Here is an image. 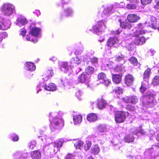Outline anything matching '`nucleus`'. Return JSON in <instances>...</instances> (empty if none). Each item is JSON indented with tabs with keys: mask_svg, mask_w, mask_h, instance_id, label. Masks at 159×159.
I'll return each mask as SVG.
<instances>
[{
	"mask_svg": "<svg viewBox=\"0 0 159 159\" xmlns=\"http://www.w3.org/2000/svg\"><path fill=\"white\" fill-rule=\"evenodd\" d=\"M57 113L54 112L50 114L49 120L50 121L51 129L54 131V129L58 128V127H61L64 125V121L61 118H57Z\"/></svg>",
	"mask_w": 159,
	"mask_h": 159,
	"instance_id": "nucleus-1",
	"label": "nucleus"
},
{
	"mask_svg": "<svg viewBox=\"0 0 159 159\" xmlns=\"http://www.w3.org/2000/svg\"><path fill=\"white\" fill-rule=\"evenodd\" d=\"M0 10L4 15L9 16L15 12V6L10 3H4L1 7Z\"/></svg>",
	"mask_w": 159,
	"mask_h": 159,
	"instance_id": "nucleus-2",
	"label": "nucleus"
},
{
	"mask_svg": "<svg viewBox=\"0 0 159 159\" xmlns=\"http://www.w3.org/2000/svg\"><path fill=\"white\" fill-rule=\"evenodd\" d=\"M142 100L143 106L147 107H150L154 106V98L151 95L143 96L140 98Z\"/></svg>",
	"mask_w": 159,
	"mask_h": 159,
	"instance_id": "nucleus-3",
	"label": "nucleus"
},
{
	"mask_svg": "<svg viewBox=\"0 0 159 159\" xmlns=\"http://www.w3.org/2000/svg\"><path fill=\"white\" fill-rule=\"evenodd\" d=\"M128 113L122 111H117L115 114V120L117 123L123 122L125 120Z\"/></svg>",
	"mask_w": 159,
	"mask_h": 159,
	"instance_id": "nucleus-4",
	"label": "nucleus"
},
{
	"mask_svg": "<svg viewBox=\"0 0 159 159\" xmlns=\"http://www.w3.org/2000/svg\"><path fill=\"white\" fill-rule=\"evenodd\" d=\"M115 60L118 62H121L122 65L120 66H118L116 68V70L117 71H121L125 69V67L122 64L125 62L127 60L126 57L124 56L123 55H121L120 56L116 57H115Z\"/></svg>",
	"mask_w": 159,
	"mask_h": 159,
	"instance_id": "nucleus-5",
	"label": "nucleus"
},
{
	"mask_svg": "<svg viewBox=\"0 0 159 159\" xmlns=\"http://www.w3.org/2000/svg\"><path fill=\"white\" fill-rule=\"evenodd\" d=\"M60 69L65 73L68 74H71L73 71L70 67L71 66L68 65L67 62H61L59 63Z\"/></svg>",
	"mask_w": 159,
	"mask_h": 159,
	"instance_id": "nucleus-6",
	"label": "nucleus"
},
{
	"mask_svg": "<svg viewBox=\"0 0 159 159\" xmlns=\"http://www.w3.org/2000/svg\"><path fill=\"white\" fill-rule=\"evenodd\" d=\"M93 28L96 33L101 32L105 28L104 21L98 22L95 26H93Z\"/></svg>",
	"mask_w": 159,
	"mask_h": 159,
	"instance_id": "nucleus-7",
	"label": "nucleus"
},
{
	"mask_svg": "<svg viewBox=\"0 0 159 159\" xmlns=\"http://www.w3.org/2000/svg\"><path fill=\"white\" fill-rule=\"evenodd\" d=\"M11 22L9 20H6L0 18V29L5 30L10 27Z\"/></svg>",
	"mask_w": 159,
	"mask_h": 159,
	"instance_id": "nucleus-8",
	"label": "nucleus"
},
{
	"mask_svg": "<svg viewBox=\"0 0 159 159\" xmlns=\"http://www.w3.org/2000/svg\"><path fill=\"white\" fill-rule=\"evenodd\" d=\"M138 29L134 32V35L135 36H138L140 35H143L146 33L147 31L143 29L144 27V25L140 23L138 25Z\"/></svg>",
	"mask_w": 159,
	"mask_h": 159,
	"instance_id": "nucleus-9",
	"label": "nucleus"
},
{
	"mask_svg": "<svg viewBox=\"0 0 159 159\" xmlns=\"http://www.w3.org/2000/svg\"><path fill=\"white\" fill-rule=\"evenodd\" d=\"M53 74V72L52 68L48 67L47 68L46 71L44 74L43 75V79L44 81H46L49 80Z\"/></svg>",
	"mask_w": 159,
	"mask_h": 159,
	"instance_id": "nucleus-10",
	"label": "nucleus"
},
{
	"mask_svg": "<svg viewBox=\"0 0 159 159\" xmlns=\"http://www.w3.org/2000/svg\"><path fill=\"white\" fill-rule=\"evenodd\" d=\"M123 100L126 102H130L133 104H135L138 101V98L135 96L126 97Z\"/></svg>",
	"mask_w": 159,
	"mask_h": 159,
	"instance_id": "nucleus-11",
	"label": "nucleus"
},
{
	"mask_svg": "<svg viewBox=\"0 0 159 159\" xmlns=\"http://www.w3.org/2000/svg\"><path fill=\"white\" fill-rule=\"evenodd\" d=\"M113 8V6L112 5H110L105 8L102 14V16L105 17L106 16L110 15Z\"/></svg>",
	"mask_w": 159,
	"mask_h": 159,
	"instance_id": "nucleus-12",
	"label": "nucleus"
},
{
	"mask_svg": "<svg viewBox=\"0 0 159 159\" xmlns=\"http://www.w3.org/2000/svg\"><path fill=\"white\" fill-rule=\"evenodd\" d=\"M45 89L49 91H54L57 89V86L55 84L53 83H50L48 85L44 83L42 86Z\"/></svg>",
	"mask_w": 159,
	"mask_h": 159,
	"instance_id": "nucleus-13",
	"label": "nucleus"
},
{
	"mask_svg": "<svg viewBox=\"0 0 159 159\" xmlns=\"http://www.w3.org/2000/svg\"><path fill=\"white\" fill-rule=\"evenodd\" d=\"M40 29L35 27H30V34L35 37L39 36L40 34Z\"/></svg>",
	"mask_w": 159,
	"mask_h": 159,
	"instance_id": "nucleus-14",
	"label": "nucleus"
},
{
	"mask_svg": "<svg viewBox=\"0 0 159 159\" xmlns=\"http://www.w3.org/2000/svg\"><path fill=\"white\" fill-rule=\"evenodd\" d=\"M135 39L134 41V43L137 45H142L145 43V39L143 37H140L139 36H135Z\"/></svg>",
	"mask_w": 159,
	"mask_h": 159,
	"instance_id": "nucleus-15",
	"label": "nucleus"
},
{
	"mask_svg": "<svg viewBox=\"0 0 159 159\" xmlns=\"http://www.w3.org/2000/svg\"><path fill=\"white\" fill-rule=\"evenodd\" d=\"M127 18L129 22H134L139 20V17L135 14H130L128 16Z\"/></svg>",
	"mask_w": 159,
	"mask_h": 159,
	"instance_id": "nucleus-16",
	"label": "nucleus"
},
{
	"mask_svg": "<svg viewBox=\"0 0 159 159\" xmlns=\"http://www.w3.org/2000/svg\"><path fill=\"white\" fill-rule=\"evenodd\" d=\"M25 65V69L26 70L32 71L36 69L35 66L32 62H27Z\"/></svg>",
	"mask_w": 159,
	"mask_h": 159,
	"instance_id": "nucleus-17",
	"label": "nucleus"
},
{
	"mask_svg": "<svg viewBox=\"0 0 159 159\" xmlns=\"http://www.w3.org/2000/svg\"><path fill=\"white\" fill-rule=\"evenodd\" d=\"M118 41L119 40L116 37H111L107 41V45L109 47H111L115 44L118 43Z\"/></svg>",
	"mask_w": 159,
	"mask_h": 159,
	"instance_id": "nucleus-18",
	"label": "nucleus"
},
{
	"mask_svg": "<svg viewBox=\"0 0 159 159\" xmlns=\"http://www.w3.org/2000/svg\"><path fill=\"white\" fill-rule=\"evenodd\" d=\"M82 61V60L80 57L77 56L75 57H72L70 60V63L71 64H76L78 65L80 64Z\"/></svg>",
	"mask_w": 159,
	"mask_h": 159,
	"instance_id": "nucleus-19",
	"label": "nucleus"
},
{
	"mask_svg": "<svg viewBox=\"0 0 159 159\" xmlns=\"http://www.w3.org/2000/svg\"><path fill=\"white\" fill-rule=\"evenodd\" d=\"M16 24L20 27L22 25H24L27 23V20L24 18H18L16 21Z\"/></svg>",
	"mask_w": 159,
	"mask_h": 159,
	"instance_id": "nucleus-20",
	"label": "nucleus"
},
{
	"mask_svg": "<svg viewBox=\"0 0 159 159\" xmlns=\"http://www.w3.org/2000/svg\"><path fill=\"white\" fill-rule=\"evenodd\" d=\"M87 119L90 122H93L96 120L98 118L97 115L95 113H90L87 116Z\"/></svg>",
	"mask_w": 159,
	"mask_h": 159,
	"instance_id": "nucleus-21",
	"label": "nucleus"
},
{
	"mask_svg": "<svg viewBox=\"0 0 159 159\" xmlns=\"http://www.w3.org/2000/svg\"><path fill=\"white\" fill-rule=\"evenodd\" d=\"M125 83L127 85L129 86L130 85L133 81V78L131 75H128L126 76L125 80Z\"/></svg>",
	"mask_w": 159,
	"mask_h": 159,
	"instance_id": "nucleus-22",
	"label": "nucleus"
},
{
	"mask_svg": "<svg viewBox=\"0 0 159 159\" xmlns=\"http://www.w3.org/2000/svg\"><path fill=\"white\" fill-rule=\"evenodd\" d=\"M119 21L120 22V25L121 28L126 29H130L131 28V25L130 23L124 22L122 23L120 19L119 20Z\"/></svg>",
	"mask_w": 159,
	"mask_h": 159,
	"instance_id": "nucleus-23",
	"label": "nucleus"
},
{
	"mask_svg": "<svg viewBox=\"0 0 159 159\" xmlns=\"http://www.w3.org/2000/svg\"><path fill=\"white\" fill-rule=\"evenodd\" d=\"M106 104V103L104 99L102 98L98 99L97 105L99 109H102L104 108Z\"/></svg>",
	"mask_w": 159,
	"mask_h": 159,
	"instance_id": "nucleus-24",
	"label": "nucleus"
},
{
	"mask_svg": "<svg viewBox=\"0 0 159 159\" xmlns=\"http://www.w3.org/2000/svg\"><path fill=\"white\" fill-rule=\"evenodd\" d=\"M31 154L33 159H40L41 157V153L38 150L33 151Z\"/></svg>",
	"mask_w": 159,
	"mask_h": 159,
	"instance_id": "nucleus-25",
	"label": "nucleus"
},
{
	"mask_svg": "<svg viewBox=\"0 0 159 159\" xmlns=\"http://www.w3.org/2000/svg\"><path fill=\"white\" fill-rule=\"evenodd\" d=\"M62 142L61 141H59L53 143V146L54 148V151L55 153L57 151L60 150V148L62 146Z\"/></svg>",
	"mask_w": 159,
	"mask_h": 159,
	"instance_id": "nucleus-26",
	"label": "nucleus"
},
{
	"mask_svg": "<svg viewBox=\"0 0 159 159\" xmlns=\"http://www.w3.org/2000/svg\"><path fill=\"white\" fill-rule=\"evenodd\" d=\"M122 75H113L112 80L113 82L116 84L120 83L121 80Z\"/></svg>",
	"mask_w": 159,
	"mask_h": 159,
	"instance_id": "nucleus-27",
	"label": "nucleus"
},
{
	"mask_svg": "<svg viewBox=\"0 0 159 159\" xmlns=\"http://www.w3.org/2000/svg\"><path fill=\"white\" fill-rule=\"evenodd\" d=\"M88 80L87 75L84 74H82L80 75L78 78V80L79 82L83 83Z\"/></svg>",
	"mask_w": 159,
	"mask_h": 159,
	"instance_id": "nucleus-28",
	"label": "nucleus"
},
{
	"mask_svg": "<svg viewBox=\"0 0 159 159\" xmlns=\"http://www.w3.org/2000/svg\"><path fill=\"white\" fill-rule=\"evenodd\" d=\"M74 124L77 125L80 123L82 121V117L80 115H76L73 118Z\"/></svg>",
	"mask_w": 159,
	"mask_h": 159,
	"instance_id": "nucleus-29",
	"label": "nucleus"
},
{
	"mask_svg": "<svg viewBox=\"0 0 159 159\" xmlns=\"http://www.w3.org/2000/svg\"><path fill=\"white\" fill-rule=\"evenodd\" d=\"M151 72V70L149 68L147 69L144 72L143 78L146 82H147L148 79L149 77Z\"/></svg>",
	"mask_w": 159,
	"mask_h": 159,
	"instance_id": "nucleus-30",
	"label": "nucleus"
},
{
	"mask_svg": "<svg viewBox=\"0 0 159 159\" xmlns=\"http://www.w3.org/2000/svg\"><path fill=\"white\" fill-rule=\"evenodd\" d=\"M41 140L46 146L49 145L51 142V138L46 135L42 137Z\"/></svg>",
	"mask_w": 159,
	"mask_h": 159,
	"instance_id": "nucleus-31",
	"label": "nucleus"
},
{
	"mask_svg": "<svg viewBox=\"0 0 159 159\" xmlns=\"http://www.w3.org/2000/svg\"><path fill=\"white\" fill-rule=\"evenodd\" d=\"M74 146L76 149H81L83 148V142L80 140H77L74 143Z\"/></svg>",
	"mask_w": 159,
	"mask_h": 159,
	"instance_id": "nucleus-32",
	"label": "nucleus"
},
{
	"mask_svg": "<svg viewBox=\"0 0 159 159\" xmlns=\"http://www.w3.org/2000/svg\"><path fill=\"white\" fill-rule=\"evenodd\" d=\"M134 139V136L130 134L126 136L124 138V140L126 142L130 143L133 141Z\"/></svg>",
	"mask_w": 159,
	"mask_h": 159,
	"instance_id": "nucleus-33",
	"label": "nucleus"
},
{
	"mask_svg": "<svg viewBox=\"0 0 159 159\" xmlns=\"http://www.w3.org/2000/svg\"><path fill=\"white\" fill-rule=\"evenodd\" d=\"M98 130L100 132L107 131V129L106 125H100L97 127Z\"/></svg>",
	"mask_w": 159,
	"mask_h": 159,
	"instance_id": "nucleus-34",
	"label": "nucleus"
},
{
	"mask_svg": "<svg viewBox=\"0 0 159 159\" xmlns=\"http://www.w3.org/2000/svg\"><path fill=\"white\" fill-rule=\"evenodd\" d=\"M100 151V148L97 145H94L92 148V153L94 154H97Z\"/></svg>",
	"mask_w": 159,
	"mask_h": 159,
	"instance_id": "nucleus-35",
	"label": "nucleus"
},
{
	"mask_svg": "<svg viewBox=\"0 0 159 159\" xmlns=\"http://www.w3.org/2000/svg\"><path fill=\"white\" fill-rule=\"evenodd\" d=\"M73 13V10L69 7L66 8L64 10L65 15L67 16H71Z\"/></svg>",
	"mask_w": 159,
	"mask_h": 159,
	"instance_id": "nucleus-36",
	"label": "nucleus"
},
{
	"mask_svg": "<svg viewBox=\"0 0 159 159\" xmlns=\"http://www.w3.org/2000/svg\"><path fill=\"white\" fill-rule=\"evenodd\" d=\"M94 69L91 66L86 67L85 69L86 73L88 75L92 74L94 71Z\"/></svg>",
	"mask_w": 159,
	"mask_h": 159,
	"instance_id": "nucleus-37",
	"label": "nucleus"
},
{
	"mask_svg": "<svg viewBox=\"0 0 159 159\" xmlns=\"http://www.w3.org/2000/svg\"><path fill=\"white\" fill-rule=\"evenodd\" d=\"M113 91L117 94L119 95L122 93V89L118 87H116L113 89Z\"/></svg>",
	"mask_w": 159,
	"mask_h": 159,
	"instance_id": "nucleus-38",
	"label": "nucleus"
},
{
	"mask_svg": "<svg viewBox=\"0 0 159 159\" xmlns=\"http://www.w3.org/2000/svg\"><path fill=\"white\" fill-rule=\"evenodd\" d=\"M152 83L154 86L159 84V76H155L152 80Z\"/></svg>",
	"mask_w": 159,
	"mask_h": 159,
	"instance_id": "nucleus-39",
	"label": "nucleus"
},
{
	"mask_svg": "<svg viewBox=\"0 0 159 159\" xmlns=\"http://www.w3.org/2000/svg\"><path fill=\"white\" fill-rule=\"evenodd\" d=\"M129 60L131 64L135 66L137 65L138 64L137 60L134 57H131L129 59Z\"/></svg>",
	"mask_w": 159,
	"mask_h": 159,
	"instance_id": "nucleus-40",
	"label": "nucleus"
},
{
	"mask_svg": "<svg viewBox=\"0 0 159 159\" xmlns=\"http://www.w3.org/2000/svg\"><path fill=\"white\" fill-rule=\"evenodd\" d=\"M94 53V52L92 50H90V52L86 50L84 52L83 56H85L87 57H89L90 56L93 54Z\"/></svg>",
	"mask_w": 159,
	"mask_h": 159,
	"instance_id": "nucleus-41",
	"label": "nucleus"
},
{
	"mask_svg": "<svg viewBox=\"0 0 159 159\" xmlns=\"http://www.w3.org/2000/svg\"><path fill=\"white\" fill-rule=\"evenodd\" d=\"M153 0H141V3L143 5L150 4Z\"/></svg>",
	"mask_w": 159,
	"mask_h": 159,
	"instance_id": "nucleus-42",
	"label": "nucleus"
},
{
	"mask_svg": "<svg viewBox=\"0 0 159 159\" xmlns=\"http://www.w3.org/2000/svg\"><path fill=\"white\" fill-rule=\"evenodd\" d=\"M98 78L99 79L102 80H103L106 78V75L103 73H100L98 75Z\"/></svg>",
	"mask_w": 159,
	"mask_h": 159,
	"instance_id": "nucleus-43",
	"label": "nucleus"
},
{
	"mask_svg": "<svg viewBox=\"0 0 159 159\" xmlns=\"http://www.w3.org/2000/svg\"><path fill=\"white\" fill-rule=\"evenodd\" d=\"M91 145V143L90 141L86 142V143L84 145V148L85 150H87L89 149Z\"/></svg>",
	"mask_w": 159,
	"mask_h": 159,
	"instance_id": "nucleus-44",
	"label": "nucleus"
},
{
	"mask_svg": "<svg viewBox=\"0 0 159 159\" xmlns=\"http://www.w3.org/2000/svg\"><path fill=\"white\" fill-rule=\"evenodd\" d=\"M136 5L135 4H128L126 6V7L129 9H134L136 7Z\"/></svg>",
	"mask_w": 159,
	"mask_h": 159,
	"instance_id": "nucleus-45",
	"label": "nucleus"
},
{
	"mask_svg": "<svg viewBox=\"0 0 159 159\" xmlns=\"http://www.w3.org/2000/svg\"><path fill=\"white\" fill-rule=\"evenodd\" d=\"M61 83L62 84L65 86L68 83V80L66 78H63L61 79Z\"/></svg>",
	"mask_w": 159,
	"mask_h": 159,
	"instance_id": "nucleus-46",
	"label": "nucleus"
},
{
	"mask_svg": "<svg viewBox=\"0 0 159 159\" xmlns=\"http://www.w3.org/2000/svg\"><path fill=\"white\" fill-rule=\"evenodd\" d=\"M26 39L27 41H31L34 43H36L37 41V40L36 39H34L32 38L31 39V37L30 35H27Z\"/></svg>",
	"mask_w": 159,
	"mask_h": 159,
	"instance_id": "nucleus-47",
	"label": "nucleus"
},
{
	"mask_svg": "<svg viewBox=\"0 0 159 159\" xmlns=\"http://www.w3.org/2000/svg\"><path fill=\"white\" fill-rule=\"evenodd\" d=\"M138 133H140L142 134H145L144 131L140 127L138 129H137L136 131L134 132L133 134L135 135L137 134Z\"/></svg>",
	"mask_w": 159,
	"mask_h": 159,
	"instance_id": "nucleus-48",
	"label": "nucleus"
},
{
	"mask_svg": "<svg viewBox=\"0 0 159 159\" xmlns=\"http://www.w3.org/2000/svg\"><path fill=\"white\" fill-rule=\"evenodd\" d=\"M113 64V63L112 62H111L110 63H109V64H106V66H107V67H106L104 69V70H107L109 69H112L113 67V66H112ZM102 68L103 69H104L103 66L102 67Z\"/></svg>",
	"mask_w": 159,
	"mask_h": 159,
	"instance_id": "nucleus-49",
	"label": "nucleus"
},
{
	"mask_svg": "<svg viewBox=\"0 0 159 159\" xmlns=\"http://www.w3.org/2000/svg\"><path fill=\"white\" fill-rule=\"evenodd\" d=\"M36 142L34 141L31 142L29 144V146L30 148L33 149L36 146Z\"/></svg>",
	"mask_w": 159,
	"mask_h": 159,
	"instance_id": "nucleus-50",
	"label": "nucleus"
},
{
	"mask_svg": "<svg viewBox=\"0 0 159 159\" xmlns=\"http://www.w3.org/2000/svg\"><path fill=\"white\" fill-rule=\"evenodd\" d=\"M83 48H78L76 50L75 52V54H80L83 52Z\"/></svg>",
	"mask_w": 159,
	"mask_h": 159,
	"instance_id": "nucleus-51",
	"label": "nucleus"
},
{
	"mask_svg": "<svg viewBox=\"0 0 159 159\" xmlns=\"http://www.w3.org/2000/svg\"><path fill=\"white\" fill-rule=\"evenodd\" d=\"M82 93L81 91L79 90L76 93L75 96L79 99H80V98L82 95Z\"/></svg>",
	"mask_w": 159,
	"mask_h": 159,
	"instance_id": "nucleus-52",
	"label": "nucleus"
},
{
	"mask_svg": "<svg viewBox=\"0 0 159 159\" xmlns=\"http://www.w3.org/2000/svg\"><path fill=\"white\" fill-rule=\"evenodd\" d=\"M0 37L2 38V41L3 38H4L7 37L8 34L6 32H4L2 33H0Z\"/></svg>",
	"mask_w": 159,
	"mask_h": 159,
	"instance_id": "nucleus-53",
	"label": "nucleus"
},
{
	"mask_svg": "<svg viewBox=\"0 0 159 159\" xmlns=\"http://www.w3.org/2000/svg\"><path fill=\"white\" fill-rule=\"evenodd\" d=\"M102 82L105 85L107 86L110 83V81L106 78L105 79H104L103 80V81Z\"/></svg>",
	"mask_w": 159,
	"mask_h": 159,
	"instance_id": "nucleus-54",
	"label": "nucleus"
},
{
	"mask_svg": "<svg viewBox=\"0 0 159 159\" xmlns=\"http://www.w3.org/2000/svg\"><path fill=\"white\" fill-rule=\"evenodd\" d=\"M140 91L142 93H143L146 89V87H145V85L143 84V83H142L141 86L140 88Z\"/></svg>",
	"mask_w": 159,
	"mask_h": 159,
	"instance_id": "nucleus-55",
	"label": "nucleus"
},
{
	"mask_svg": "<svg viewBox=\"0 0 159 159\" xmlns=\"http://www.w3.org/2000/svg\"><path fill=\"white\" fill-rule=\"evenodd\" d=\"M151 24L152 26H153L154 23L156 22L155 18L153 16H152L151 18Z\"/></svg>",
	"mask_w": 159,
	"mask_h": 159,
	"instance_id": "nucleus-56",
	"label": "nucleus"
},
{
	"mask_svg": "<svg viewBox=\"0 0 159 159\" xmlns=\"http://www.w3.org/2000/svg\"><path fill=\"white\" fill-rule=\"evenodd\" d=\"M26 33V30L24 28L22 29L20 32V34L22 35L23 37H24Z\"/></svg>",
	"mask_w": 159,
	"mask_h": 159,
	"instance_id": "nucleus-57",
	"label": "nucleus"
},
{
	"mask_svg": "<svg viewBox=\"0 0 159 159\" xmlns=\"http://www.w3.org/2000/svg\"><path fill=\"white\" fill-rule=\"evenodd\" d=\"M73 156L71 154H68L66 155L65 157V159H73Z\"/></svg>",
	"mask_w": 159,
	"mask_h": 159,
	"instance_id": "nucleus-58",
	"label": "nucleus"
},
{
	"mask_svg": "<svg viewBox=\"0 0 159 159\" xmlns=\"http://www.w3.org/2000/svg\"><path fill=\"white\" fill-rule=\"evenodd\" d=\"M91 61L92 63H96L98 62V59L96 57H93L91 59Z\"/></svg>",
	"mask_w": 159,
	"mask_h": 159,
	"instance_id": "nucleus-59",
	"label": "nucleus"
},
{
	"mask_svg": "<svg viewBox=\"0 0 159 159\" xmlns=\"http://www.w3.org/2000/svg\"><path fill=\"white\" fill-rule=\"evenodd\" d=\"M18 139L19 138L18 136L16 135L13 137L12 140L14 141H16L18 140Z\"/></svg>",
	"mask_w": 159,
	"mask_h": 159,
	"instance_id": "nucleus-60",
	"label": "nucleus"
},
{
	"mask_svg": "<svg viewBox=\"0 0 159 159\" xmlns=\"http://www.w3.org/2000/svg\"><path fill=\"white\" fill-rule=\"evenodd\" d=\"M130 110L132 111H135V108L133 106H131L129 107V106H128L127 107Z\"/></svg>",
	"mask_w": 159,
	"mask_h": 159,
	"instance_id": "nucleus-61",
	"label": "nucleus"
},
{
	"mask_svg": "<svg viewBox=\"0 0 159 159\" xmlns=\"http://www.w3.org/2000/svg\"><path fill=\"white\" fill-rule=\"evenodd\" d=\"M130 2L137 3L139 2V0H127Z\"/></svg>",
	"mask_w": 159,
	"mask_h": 159,
	"instance_id": "nucleus-62",
	"label": "nucleus"
},
{
	"mask_svg": "<svg viewBox=\"0 0 159 159\" xmlns=\"http://www.w3.org/2000/svg\"><path fill=\"white\" fill-rule=\"evenodd\" d=\"M154 7L156 8L159 7V0H157V5L155 6Z\"/></svg>",
	"mask_w": 159,
	"mask_h": 159,
	"instance_id": "nucleus-63",
	"label": "nucleus"
},
{
	"mask_svg": "<svg viewBox=\"0 0 159 159\" xmlns=\"http://www.w3.org/2000/svg\"><path fill=\"white\" fill-rule=\"evenodd\" d=\"M50 59L52 61H54L56 60V58L55 57H53L52 58H50Z\"/></svg>",
	"mask_w": 159,
	"mask_h": 159,
	"instance_id": "nucleus-64",
	"label": "nucleus"
}]
</instances>
